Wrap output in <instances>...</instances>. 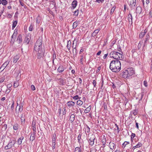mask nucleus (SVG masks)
Here are the masks:
<instances>
[{
  "label": "nucleus",
  "instance_id": "40",
  "mask_svg": "<svg viewBox=\"0 0 152 152\" xmlns=\"http://www.w3.org/2000/svg\"><path fill=\"white\" fill-rule=\"evenodd\" d=\"M19 86V84L18 82L16 81L15 82L13 86L15 88H17Z\"/></svg>",
  "mask_w": 152,
  "mask_h": 152
},
{
  "label": "nucleus",
  "instance_id": "43",
  "mask_svg": "<svg viewBox=\"0 0 152 152\" xmlns=\"http://www.w3.org/2000/svg\"><path fill=\"white\" fill-rule=\"evenodd\" d=\"M135 136V134L134 133H132L131 136V140L132 141H133V139L134 137Z\"/></svg>",
  "mask_w": 152,
  "mask_h": 152
},
{
  "label": "nucleus",
  "instance_id": "20",
  "mask_svg": "<svg viewBox=\"0 0 152 152\" xmlns=\"http://www.w3.org/2000/svg\"><path fill=\"white\" fill-rule=\"evenodd\" d=\"M75 115L74 114H72L69 117V120L71 123L73 122L75 120Z\"/></svg>",
  "mask_w": 152,
  "mask_h": 152
},
{
  "label": "nucleus",
  "instance_id": "57",
  "mask_svg": "<svg viewBox=\"0 0 152 152\" xmlns=\"http://www.w3.org/2000/svg\"><path fill=\"white\" fill-rule=\"evenodd\" d=\"M23 103H22V102H20L19 104V105L18 106V107H20V108H23Z\"/></svg>",
  "mask_w": 152,
  "mask_h": 152
},
{
  "label": "nucleus",
  "instance_id": "38",
  "mask_svg": "<svg viewBox=\"0 0 152 152\" xmlns=\"http://www.w3.org/2000/svg\"><path fill=\"white\" fill-rule=\"evenodd\" d=\"M20 3L22 6H24L25 8H26V5L24 6V4L23 3V0H20Z\"/></svg>",
  "mask_w": 152,
  "mask_h": 152
},
{
  "label": "nucleus",
  "instance_id": "1",
  "mask_svg": "<svg viewBox=\"0 0 152 152\" xmlns=\"http://www.w3.org/2000/svg\"><path fill=\"white\" fill-rule=\"evenodd\" d=\"M42 39H38L34 46V51L37 52V57L40 59L44 55V50L42 48Z\"/></svg>",
  "mask_w": 152,
  "mask_h": 152
},
{
  "label": "nucleus",
  "instance_id": "37",
  "mask_svg": "<svg viewBox=\"0 0 152 152\" xmlns=\"http://www.w3.org/2000/svg\"><path fill=\"white\" fill-rule=\"evenodd\" d=\"M34 25L32 23H31L29 28V31H32L33 29Z\"/></svg>",
  "mask_w": 152,
  "mask_h": 152
},
{
  "label": "nucleus",
  "instance_id": "59",
  "mask_svg": "<svg viewBox=\"0 0 152 152\" xmlns=\"http://www.w3.org/2000/svg\"><path fill=\"white\" fill-rule=\"evenodd\" d=\"M15 41V39H11V40L10 41L11 43L13 44L14 43V41Z\"/></svg>",
  "mask_w": 152,
  "mask_h": 152
},
{
  "label": "nucleus",
  "instance_id": "21",
  "mask_svg": "<svg viewBox=\"0 0 152 152\" xmlns=\"http://www.w3.org/2000/svg\"><path fill=\"white\" fill-rule=\"evenodd\" d=\"M9 63V61H8L5 62L2 65V66L1 67V68H4V69H3V70L8 65Z\"/></svg>",
  "mask_w": 152,
  "mask_h": 152
},
{
  "label": "nucleus",
  "instance_id": "41",
  "mask_svg": "<svg viewBox=\"0 0 152 152\" xmlns=\"http://www.w3.org/2000/svg\"><path fill=\"white\" fill-rule=\"evenodd\" d=\"M2 4L3 5H5L7 3V1L6 0H2Z\"/></svg>",
  "mask_w": 152,
  "mask_h": 152
},
{
  "label": "nucleus",
  "instance_id": "24",
  "mask_svg": "<svg viewBox=\"0 0 152 152\" xmlns=\"http://www.w3.org/2000/svg\"><path fill=\"white\" fill-rule=\"evenodd\" d=\"M58 71L59 72H61L64 70V67L63 66H59L58 69Z\"/></svg>",
  "mask_w": 152,
  "mask_h": 152
},
{
  "label": "nucleus",
  "instance_id": "58",
  "mask_svg": "<svg viewBox=\"0 0 152 152\" xmlns=\"http://www.w3.org/2000/svg\"><path fill=\"white\" fill-rule=\"evenodd\" d=\"M31 88L32 90L34 91L35 90V87L34 85H31Z\"/></svg>",
  "mask_w": 152,
  "mask_h": 152
},
{
  "label": "nucleus",
  "instance_id": "56",
  "mask_svg": "<svg viewBox=\"0 0 152 152\" xmlns=\"http://www.w3.org/2000/svg\"><path fill=\"white\" fill-rule=\"evenodd\" d=\"M96 80H94L93 81V84L94 86V87H96Z\"/></svg>",
  "mask_w": 152,
  "mask_h": 152
},
{
  "label": "nucleus",
  "instance_id": "28",
  "mask_svg": "<svg viewBox=\"0 0 152 152\" xmlns=\"http://www.w3.org/2000/svg\"><path fill=\"white\" fill-rule=\"evenodd\" d=\"M18 23V21L17 20H15V21H13L12 23V29H13L16 26Z\"/></svg>",
  "mask_w": 152,
  "mask_h": 152
},
{
  "label": "nucleus",
  "instance_id": "4",
  "mask_svg": "<svg viewBox=\"0 0 152 152\" xmlns=\"http://www.w3.org/2000/svg\"><path fill=\"white\" fill-rule=\"evenodd\" d=\"M110 57L115 59V60L121 59V56L119 55L118 52L115 51L111 52L110 54Z\"/></svg>",
  "mask_w": 152,
  "mask_h": 152
},
{
  "label": "nucleus",
  "instance_id": "27",
  "mask_svg": "<svg viewBox=\"0 0 152 152\" xmlns=\"http://www.w3.org/2000/svg\"><path fill=\"white\" fill-rule=\"evenodd\" d=\"M71 44V42L70 40H67V48L69 50H70V45Z\"/></svg>",
  "mask_w": 152,
  "mask_h": 152
},
{
  "label": "nucleus",
  "instance_id": "42",
  "mask_svg": "<svg viewBox=\"0 0 152 152\" xmlns=\"http://www.w3.org/2000/svg\"><path fill=\"white\" fill-rule=\"evenodd\" d=\"M30 39H25L24 42L26 43L27 44H28L30 41Z\"/></svg>",
  "mask_w": 152,
  "mask_h": 152
},
{
  "label": "nucleus",
  "instance_id": "22",
  "mask_svg": "<svg viewBox=\"0 0 152 152\" xmlns=\"http://www.w3.org/2000/svg\"><path fill=\"white\" fill-rule=\"evenodd\" d=\"M18 34V30L16 29H15L14 30V32L11 37V38H16V36Z\"/></svg>",
  "mask_w": 152,
  "mask_h": 152
},
{
  "label": "nucleus",
  "instance_id": "19",
  "mask_svg": "<svg viewBox=\"0 0 152 152\" xmlns=\"http://www.w3.org/2000/svg\"><path fill=\"white\" fill-rule=\"evenodd\" d=\"M118 51H119L118 52L119 55H120L121 56V58H122V54L123 53V52L122 51V50L121 49V47L120 46H118L117 49Z\"/></svg>",
  "mask_w": 152,
  "mask_h": 152
},
{
  "label": "nucleus",
  "instance_id": "11",
  "mask_svg": "<svg viewBox=\"0 0 152 152\" xmlns=\"http://www.w3.org/2000/svg\"><path fill=\"white\" fill-rule=\"evenodd\" d=\"M17 108H18V110H17V109H16L15 114L17 115V117H18L19 116L20 113H21V112L23 110V108H20V107H18Z\"/></svg>",
  "mask_w": 152,
  "mask_h": 152
},
{
  "label": "nucleus",
  "instance_id": "29",
  "mask_svg": "<svg viewBox=\"0 0 152 152\" xmlns=\"http://www.w3.org/2000/svg\"><path fill=\"white\" fill-rule=\"evenodd\" d=\"M91 106H89L88 107H87L84 111V112L85 113H88L91 110Z\"/></svg>",
  "mask_w": 152,
  "mask_h": 152
},
{
  "label": "nucleus",
  "instance_id": "35",
  "mask_svg": "<svg viewBox=\"0 0 152 152\" xmlns=\"http://www.w3.org/2000/svg\"><path fill=\"white\" fill-rule=\"evenodd\" d=\"M129 142L125 141L124 143H123L122 145V147L123 148H124L126 146L129 144Z\"/></svg>",
  "mask_w": 152,
  "mask_h": 152
},
{
  "label": "nucleus",
  "instance_id": "34",
  "mask_svg": "<svg viewBox=\"0 0 152 152\" xmlns=\"http://www.w3.org/2000/svg\"><path fill=\"white\" fill-rule=\"evenodd\" d=\"M19 125L18 124H15L13 126V129L15 130H17L18 129Z\"/></svg>",
  "mask_w": 152,
  "mask_h": 152
},
{
  "label": "nucleus",
  "instance_id": "47",
  "mask_svg": "<svg viewBox=\"0 0 152 152\" xmlns=\"http://www.w3.org/2000/svg\"><path fill=\"white\" fill-rule=\"evenodd\" d=\"M32 127H33L32 129H33V131L36 130V127L35 124V123L34 124V123L33 122V123H32Z\"/></svg>",
  "mask_w": 152,
  "mask_h": 152
},
{
  "label": "nucleus",
  "instance_id": "44",
  "mask_svg": "<svg viewBox=\"0 0 152 152\" xmlns=\"http://www.w3.org/2000/svg\"><path fill=\"white\" fill-rule=\"evenodd\" d=\"M56 134H54L53 135V137L52 138V142H56Z\"/></svg>",
  "mask_w": 152,
  "mask_h": 152
},
{
  "label": "nucleus",
  "instance_id": "55",
  "mask_svg": "<svg viewBox=\"0 0 152 152\" xmlns=\"http://www.w3.org/2000/svg\"><path fill=\"white\" fill-rule=\"evenodd\" d=\"M86 131L87 133H88L90 132V128L88 126H86Z\"/></svg>",
  "mask_w": 152,
  "mask_h": 152
},
{
  "label": "nucleus",
  "instance_id": "36",
  "mask_svg": "<svg viewBox=\"0 0 152 152\" xmlns=\"http://www.w3.org/2000/svg\"><path fill=\"white\" fill-rule=\"evenodd\" d=\"M77 105L79 106H81L83 104V102L81 100H79L77 101Z\"/></svg>",
  "mask_w": 152,
  "mask_h": 152
},
{
  "label": "nucleus",
  "instance_id": "25",
  "mask_svg": "<svg viewBox=\"0 0 152 152\" xmlns=\"http://www.w3.org/2000/svg\"><path fill=\"white\" fill-rule=\"evenodd\" d=\"M99 29L95 30L93 33L92 34V36L93 37L95 36L99 32Z\"/></svg>",
  "mask_w": 152,
  "mask_h": 152
},
{
  "label": "nucleus",
  "instance_id": "62",
  "mask_svg": "<svg viewBox=\"0 0 152 152\" xmlns=\"http://www.w3.org/2000/svg\"><path fill=\"white\" fill-rule=\"evenodd\" d=\"M135 122L136 123V127L137 128V129H139V126H138V123L136 122V121H135Z\"/></svg>",
  "mask_w": 152,
  "mask_h": 152
},
{
  "label": "nucleus",
  "instance_id": "48",
  "mask_svg": "<svg viewBox=\"0 0 152 152\" xmlns=\"http://www.w3.org/2000/svg\"><path fill=\"white\" fill-rule=\"evenodd\" d=\"M14 108V101L12 102V105L11 107V110H13Z\"/></svg>",
  "mask_w": 152,
  "mask_h": 152
},
{
  "label": "nucleus",
  "instance_id": "39",
  "mask_svg": "<svg viewBox=\"0 0 152 152\" xmlns=\"http://www.w3.org/2000/svg\"><path fill=\"white\" fill-rule=\"evenodd\" d=\"M81 136V133H79V135L78 136L77 139H78V142L80 143V139Z\"/></svg>",
  "mask_w": 152,
  "mask_h": 152
},
{
  "label": "nucleus",
  "instance_id": "52",
  "mask_svg": "<svg viewBox=\"0 0 152 152\" xmlns=\"http://www.w3.org/2000/svg\"><path fill=\"white\" fill-rule=\"evenodd\" d=\"M106 140L105 138L104 139H103L102 140V145H104V146H105V144L106 142Z\"/></svg>",
  "mask_w": 152,
  "mask_h": 152
},
{
  "label": "nucleus",
  "instance_id": "63",
  "mask_svg": "<svg viewBox=\"0 0 152 152\" xmlns=\"http://www.w3.org/2000/svg\"><path fill=\"white\" fill-rule=\"evenodd\" d=\"M31 134H33V135H34V136H36V130L33 131V133H31Z\"/></svg>",
  "mask_w": 152,
  "mask_h": 152
},
{
  "label": "nucleus",
  "instance_id": "2",
  "mask_svg": "<svg viewBox=\"0 0 152 152\" xmlns=\"http://www.w3.org/2000/svg\"><path fill=\"white\" fill-rule=\"evenodd\" d=\"M109 68L113 72H119L121 69L120 61L118 60L112 61L110 63Z\"/></svg>",
  "mask_w": 152,
  "mask_h": 152
},
{
  "label": "nucleus",
  "instance_id": "13",
  "mask_svg": "<svg viewBox=\"0 0 152 152\" xmlns=\"http://www.w3.org/2000/svg\"><path fill=\"white\" fill-rule=\"evenodd\" d=\"M137 114V110L135 109L130 112L129 115L130 117H132L133 114L134 116L136 115Z\"/></svg>",
  "mask_w": 152,
  "mask_h": 152
},
{
  "label": "nucleus",
  "instance_id": "53",
  "mask_svg": "<svg viewBox=\"0 0 152 152\" xmlns=\"http://www.w3.org/2000/svg\"><path fill=\"white\" fill-rule=\"evenodd\" d=\"M80 57H81V58H80V63L82 64H83V55H81L80 56Z\"/></svg>",
  "mask_w": 152,
  "mask_h": 152
},
{
  "label": "nucleus",
  "instance_id": "12",
  "mask_svg": "<svg viewBox=\"0 0 152 152\" xmlns=\"http://www.w3.org/2000/svg\"><path fill=\"white\" fill-rule=\"evenodd\" d=\"M128 20L129 22V24L131 22V24H132V15L130 13H129L128 16Z\"/></svg>",
  "mask_w": 152,
  "mask_h": 152
},
{
  "label": "nucleus",
  "instance_id": "15",
  "mask_svg": "<svg viewBox=\"0 0 152 152\" xmlns=\"http://www.w3.org/2000/svg\"><path fill=\"white\" fill-rule=\"evenodd\" d=\"M24 139V137L21 135V137L18 139L17 142L18 145H20L21 144L22 140Z\"/></svg>",
  "mask_w": 152,
  "mask_h": 152
},
{
  "label": "nucleus",
  "instance_id": "46",
  "mask_svg": "<svg viewBox=\"0 0 152 152\" xmlns=\"http://www.w3.org/2000/svg\"><path fill=\"white\" fill-rule=\"evenodd\" d=\"M142 145V144L140 142H139L136 146V148H139L141 147Z\"/></svg>",
  "mask_w": 152,
  "mask_h": 152
},
{
  "label": "nucleus",
  "instance_id": "49",
  "mask_svg": "<svg viewBox=\"0 0 152 152\" xmlns=\"http://www.w3.org/2000/svg\"><path fill=\"white\" fill-rule=\"evenodd\" d=\"M78 10H77L74 12V15L75 16H77L78 14Z\"/></svg>",
  "mask_w": 152,
  "mask_h": 152
},
{
  "label": "nucleus",
  "instance_id": "64",
  "mask_svg": "<svg viewBox=\"0 0 152 152\" xmlns=\"http://www.w3.org/2000/svg\"><path fill=\"white\" fill-rule=\"evenodd\" d=\"M107 55H108V53L105 54L104 55V56H103V58L104 59H105L106 58V57L107 56Z\"/></svg>",
  "mask_w": 152,
  "mask_h": 152
},
{
  "label": "nucleus",
  "instance_id": "51",
  "mask_svg": "<svg viewBox=\"0 0 152 152\" xmlns=\"http://www.w3.org/2000/svg\"><path fill=\"white\" fill-rule=\"evenodd\" d=\"M115 9V8L114 7H113L111 10L110 14H112L113 13Z\"/></svg>",
  "mask_w": 152,
  "mask_h": 152
},
{
  "label": "nucleus",
  "instance_id": "31",
  "mask_svg": "<svg viewBox=\"0 0 152 152\" xmlns=\"http://www.w3.org/2000/svg\"><path fill=\"white\" fill-rule=\"evenodd\" d=\"M78 24V22L77 21H75V22L73 24V28H76Z\"/></svg>",
  "mask_w": 152,
  "mask_h": 152
},
{
  "label": "nucleus",
  "instance_id": "3",
  "mask_svg": "<svg viewBox=\"0 0 152 152\" xmlns=\"http://www.w3.org/2000/svg\"><path fill=\"white\" fill-rule=\"evenodd\" d=\"M122 73L123 77L125 79H129L135 74V71L134 68L130 67L124 71Z\"/></svg>",
  "mask_w": 152,
  "mask_h": 152
},
{
  "label": "nucleus",
  "instance_id": "18",
  "mask_svg": "<svg viewBox=\"0 0 152 152\" xmlns=\"http://www.w3.org/2000/svg\"><path fill=\"white\" fill-rule=\"evenodd\" d=\"M20 58V56L19 55H16L13 57V62L16 63L17 62Z\"/></svg>",
  "mask_w": 152,
  "mask_h": 152
},
{
  "label": "nucleus",
  "instance_id": "7",
  "mask_svg": "<svg viewBox=\"0 0 152 152\" xmlns=\"http://www.w3.org/2000/svg\"><path fill=\"white\" fill-rule=\"evenodd\" d=\"M96 137L95 135H92L89 139V143L90 145L91 146H92L94 143V141Z\"/></svg>",
  "mask_w": 152,
  "mask_h": 152
},
{
  "label": "nucleus",
  "instance_id": "5",
  "mask_svg": "<svg viewBox=\"0 0 152 152\" xmlns=\"http://www.w3.org/2000/svg\"><path fill=\"white\" fill-rule=\"evenodd\" d=\"M15 142V140L14 139H11L9 141L7 145L5 147L4 149L5 150H7L11 148L13 145H14Z\"/></svg>",
  "mask_w": 152,
  "mask_h": 152
},
{
  "label": "nucleus",
  "instance_id": "45",
  "mask_svg": "<svg viewBox=\"0 0 152 152\" xmlns=\"http://www.w3.org/2000/svg\"><path fill=\"white\" fill-rule=\"evenodd\" d=\"M73 98L75 100H77L78 99H80L81 98V97H79L77 95H76L75 96H73Z\"/></svg>",
  "mask_w": 152,
  "mask_h": 152
},
{
  "label": "nucleus",
  "instance_id": "9",
  "mask_svg": "<svg viewBox=\"0 0 152 152\" xmlns=\"http://www.w3.org/2000/svg\"><path fill=\"white\" fill-rule=\"evenodd\" d=\"M148 30L146 29H145L143 32H141L139 34L140 38H142L147 33Z\"/></svg>",
  "mask_w": 152,
  "mask_h": 152
},
{
  "label": "nucleus",
  "instance_id": "8",
  "mask_svg": "<svg viewBox=\"0 0 152 152\" xmlns=\"http://www.w3.org/2000/svg\"><path fill=\"white\" fill-rule=\"evenodd\" d=\"M136 0H132V2H130L129 6L132 10L134 8L136 4Z\"/></svg>",
  "mask_w": 152,
  "mask_h": 152
},
{
  "label": "nucleus",
  "instance_id": "23",
  "mask_svg": "<svg viewBox=\"0 0 152 152\" xmlns=\"http://www.w3.org/2000/svg\"><path fill=\"white\" fill-rule=\"evenodd\" d=\"M77 4V1H74L72 4L73 9H75L76 7Z\"/></svg>",
  "mask_w": 152,
  "mask_h": 152
},
{
  "label": "nucleus",
  "instance_id": "30",
  "mask_svg": "<svg viewBox=\"0 0 152 152\" xmlns=\"http://www.w3.org/2000/svg\"><path fill=\"white\" fill-rule=\"evenodd\" d=\"M35 137L36 136H34V135H33V134H31L30 138V140L31 142L33 141V140L35 139Z\"/></svg>",
  "mask_w": 152,
  "mask_h": 152
},
{
  "label": "nucleus",
  "instance_id": "14",
  "mask_svg": "<svg viewBox=\"0 0 152 152\" xmlns=\"http://www.w3.org/2000/svg\"><path fill=\"white\" fill-rule=\"evenodd\" d=\"M75 103L74 102L72 101H68L66 103L67 106L69 107L71 106H73L75 105Z\"/></svg>",
  "mask_w": 152,
  "mask_h": 152
},
{
  "label": "nucleus",
  "instance_id": "16",
  "mask_svg": "<svg viewBox=\"0 0 152 152\" xmlns=\"http://www.w3.org/2000/svg\"><path fill=\"white\" fill-rule=\"evenodd\" d=\"M74 152H82V147L80 145V147H76L75 149Z\"/></svg>",
  "mask_w": 152,
  "mask_h": 152
},
{
  "label": "nucleus",
  "instance_id": "26",
  "mask_svg": "<svg viewBox=\"0 0 152 152\" xmlns=\"http://www.w3.org/2000/svg\"><path fill=\"white\" fill-rule=\"evenodd\" d=\"M41 18L39 16H38L36 19V22L38 24H39L41 21Z\"/></svg>",
  "mask_w": 152,
  "mask_h": 152
},
{
  "label": "nucleus",
  "instance_id": "10",
  "mask_svg": "<svg viewBox=\"0 0 152 152\" xmlns=\"http://www.w3.org/2000/svg\"><path fill=\"white\" fill-rule=\"evenodd\" d=\"M109 146L110 148L112 150H113L116 147L115 144L111 142L109 143Z\"/></svg>",
  "mask_w": 152,
  "mask_h": 152
},
{
  "label": "nucleus",
  "instance_id": "32",
  "mask_svg": "<svg viewBox=\"0 0 152 152\" xmlns=\"http://www.w3.org/2000/svg\"><path fill=\"white\" fill-rule=\"evenodd\" d=\"M47 65L48 67H49L50 68H51V67H53V65L52 62L51 61H48L47 64Z\"/></svg>",
  "mask_w": 152,
  "mask_h": 152
},
{
  "label": "nucleus",
  "instance_id": "60",
  "mask_svg": "<svg viewBox=\"0 0 152 152\" xmlns=\"http://www.w3.org/2000/svg\"><path fill=\"white\" fill-rule=\"evenodd\" d=\"M115 125L116 126V128L117 129V132L118 133L120 131V130L119 129L118 126V125H117V124H115Z\"/></svg>",
  "mask_w": 152,
  "mask_h": 152
},
{
  "label": "nucleus",
  "instance_id": "50",
  "mask_svg": "<svg viewBox=\"0 0 152 152\" xmlns=\"http://www.w3.org/2000/svg\"><path fill=\"white\" fill-rule=\"evenodd\" d=\"M55 145H56V142H52V146L53 149L55 148L56 146H55Z\"/></svg>",
  "mask_w": 152,
  "mask_h": 152
},
{
  "label": "nucleus",
  "instance_id": "33",
  "mask_svg": "<svg viewBox=\"0 0 152 152\" xmlns=\"http://www.w3.org/2000/svg\"><path fill=\"white\" fill-rule=\"evenodd\" d=\"M56 54L55 53V52H54V53L53 54V61H52V63L53 65H54V61L55 59H56Z\"/></svg>",
  "mask_w": 152,
  "mask_h": 152
},
{
  "label": "nucleus",
  "instance_id": "54",
  "mask_svg": "<svg viewBox=\"0 0 152 152\" xmlns=\"http://www.w3.org/2000/svg\"><path fill=\"white\" fill-rule=\"evenodd\" d=\"M61 107H59L58 109V113L59 115H60L61 113Z\"/></svg>",
  "mask_w": 152,
  "mask_h": 152
},
{
  "label": "nucleus",
  "instance_id": "6",
  "mask_svg": "<svg viewBox=\"0 0 152 152\" xmlns=\"http://www.w3.org/2000/svg\"><path fill=\"white\" fill-rule=\"evenodd\" d=\"M19 118L20 119L21 124L22 125L24 124L25 122L26 118V115L25 114L23 113H22Z\"/></svg>",
  "mask_w": 152,
  "mask_h": 152
},
{
  "label": "nucleus",
  "instance_id": "61",
  "mask_svg": "<svg viewBox=\"0 0 152 152\" xmlns=\"http://www.w3.org/2000/svg\"><path fill=\"white\" fill-rule=\"evenodd\" d=\"M144 85L146 86L147 87V83L146 82V81H144L143 82Z\"/></svg>",
  "mask_w": 152,
  "mask_h": 152
},
{
  "label": "nucleus",
  "instance_id": "17",
  "mask_svg": "<svg viewBox=\"0 0 152 152\" xmlns=\"http://www.w3.org/2000/svg\"><path fill=\"white\" fill-rule=\"evenodd\" d=\"M142 12V8L141 7L138 6L136 8V13L137 14H140Z\"/></svg>",
  "mask_w": 152,
  "mask_h": 152
}]
</instances>
